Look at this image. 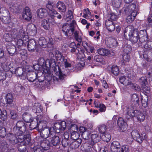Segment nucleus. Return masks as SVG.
<instances>
[{
    "label": "nucleus",
    "instance_id": "obj_63",
    "mask_svg": "<svg viewBox=\"0 0 152 152\" xmlns=\"http://www.w3.org/2000/svg\"><path fill=\"white\" fill-rule=\"evenodd\" d=\"M121 152H129V147L127 145L122 146L121 149Z\"/></svg>",
    "mask_w": 152,
    "mask_h": 152
},
{
    "label": "nucleus",
    "instance_id": "obj_17",
    "mask_svg": "<svg viewBox=\"0 0 152 152\" xmlns=\"http://www.w3.org/2000/svg\"><path fill=\"white\" fill-rule=\"evenodd\" d=\"M121 145L118 141H114L111 144L110 149L111 152H120Z\"/></svg>",
    "mask_w": 152,
    "mask_h": 152
},
{
    "label": "nucleus",
    "instance_id": "obj_21",
    "mask_svg": "<svg viewBox=\"0 0 152 152\" xmlns=\"http://www.w3.org/2000/svg\"><path fill=\"white\" fill-rule=\"evenodd\" d=\"M97 52L99 55L103 56H109L110 54L113 55L114 54V53L112 52L109 51L108 50L104 48H100L98 50Z\"/></svg>",
    "mask_w": 152,
    "mask_h": 152
},
{
    "label": "nucleus",
    "instance_id": "obj_1",
    "mask_svg": "<svg viewBox=\"0 0 152 152\" xmlns=\"http://www.w3.org/2000/svg\"><path fill=\"white\" fill-rule=\"evenodd\" d=\"M125 13L128 15L126 19V21L128 23L133 22L136 16L138 10L136 4L133 3L129 4L126 7L124 8Z\"/></svg>",
    "mask_w": 152,
    "mask_h": 152
},
{
    "label": "nucleus",
    "instance_id": "obj_7",
    "mask_svg": "<svg viewBox=\"0 0 152 152\" xmlns=\"http://www.w3.org/2000/svg\"><path fill=\"white\" fill-rule=\"evenodd\" d=\"M133 105L128 107L126 110L127 113L126 115V118L129 119L130 117L135 116L138 110L136 109V107Z\"/></svg>",
    "mask_w": 152,
    "mask_h": 152
},
{
    "label": "nucleus",
    "instance_id": "obj_33",
    "mask_svg": "<svg viewBox=\"0 0 152 152\" xmlns=\"http://www.w3.org/2000/svg\"><path fill=\"white\" fill-rule=\"evenodd\" d=\"M33 110L35 113H40L42 111L41 106L39 103H35L33 107Z\"/></svg>",
    "mask_w": 152,
    "mask_h": 152
},
{
    "label": "nucleus",
    "instance_id": "obj_43",
    "mask_svg": "<svg viewBox=\"0 0 152 152\" xmlns=\"http://www.w3.org/2000/svg\"><path fill=\"white\" fill-rule=\"evenodd\" d=\"M123 52L125 54H128L131 51L132 48L131 46L128 45H124L123 48Z\"/></svg>",
    "mask_w": 152,
    "mask_h": 152
},
{
    "label": "nucleus",
    "instance_id": "obj_40",
    "mask_svg": "<svg viewBox=\"0 0 152 152\" xmlns=\"http://www.w3.org/2000/svg\"><path fill=\"white\" fill-rule=\"evenodd\" d=\"M26 144L24 142L18 143L17 145V147L18 150L20 152H22V151H23L24 150H25V149H26V147L25 145Z\"/></svg>",
    "mask_w": 152,
    "mask_h": 152
},
{
    "label": "nucleus",
    "instance_id": "obj_6",
    "mask_svg": "<svg viewBox=\"0 0 152 152\" xmlns=\"http://www.w3.org/2000/svg\"><path fill=\"white\" fill-rule=\"evenodd\" d=\"M47 122L46 121H44V123L41 129H39L40 134L41 137L42 138H47L50 137V134L51 133L50 131V128H46L47 126Z\"/></svg>",
    "mask_w": 152,
    "mask_h": 152
},
{
    "label": "nucleus",
    "instance_id": "obj_61",
    "mask_svg": "<svg viewBox=\"0 0 152 152\" xmlns=\"http://www.w3.org/2000/svg\"><path fill=\"white\" fill-rule=\"evenodd\" d=\"M17 40V42L16 44L18 45V47H21L23 45L24 42H23L24 40H23L22 38H18Z\"/></svg>",
    "mask_w": 152,
    "mask_h": 152
},
{
    "label": "nucleus",
    "instance_id": "obj_30",
    "mask_svg": "<svg viewBox=\"0 0 152 152\" xmlns=\"http://www.w3.org/2000/svg\"><path fill=\"white\" fill-rule=\"evenodd\" d=\"M48 142H49L48 141L45 140L41 141L40 144V146L42 148L41 149H44L45 150H47L49 149V146Z\"/></svg>",
    "mask_w": 152,
    "mask_h": 152
},
{
    "label": "nucleus",
    "instance_id": "obj_4",
    "mask_svg": "<svg viewBox=\"0 0 152 152\" xmlns=\"http://www.w3.org/2000/svg\"><path fill=\"white\" fill-rule=\"evenodd\" d=\"M76 22L73 20L72 22L69 24L66 23L64 24L62 26V31L67 38L71 36L74 31V26L76 24Z\"/></svg>",
    "mask_w": 152,
    "mask_h": 152
},
{
    "label": "nucleus",
    "instance_id": "obj_47",
    "mask_svg": "<svg viewBox=\"0 0 152 152\" xmlns=\"http://www.w3.org/2000/svg\"><path fill=\"white\" fill-rule=\"evenodd\" d=\"M121 4V0H112L113 5L116 8H118Z\"/></svg>",
    "mask_w": 152,
    "mask_h": 152
},
{
    "label": "nucleus",
    "instance_id": "obj_3",
    "mask_svg": "<svg viewBox=\"0 0 152 152\" xmlns=\"http://www.w3.org/2000/svg\"><path fill=\"white\" fill-rule=\"evenodd\" d=\"M49 65L50 67L53 69L55 72H58V77H54L53 80L55 83L60 82V80L61 81L64 80V75L62 73L59 68L58 66L56 65L55 60L53 58H51L49 61Z\"/></svg>",
    "mask_w": 152,
    "mask_h": 152
},
{
    "label": "nucleus",
    "instance_id": "obj_12",
    "mask_svg": "<svg viewBox=\"0 0 152 152\" xmlns=\"http://www.w3.org/2000/svg\"><path fill=\"white\" fill-rule=\"evenodd\" d=\"M17 134L18 142H19L20 143L24 142L27 145L29 144L30 141V137L29 134L24 135V134Z\"/></svg>",
    "mask_w": 152,
    "mask_h": 152
},
{
    "label": "nucleus",
    "instance_id": "obj_44",
    "mask_svg": "<svg viewBox=\"0 0 152 152\" xmlns=\"http://www.w3.org/2000/svg\"><path fill=\"white\" fill-rule=\"evenodd\" d=\"M7 134L6 129L5 127L3 126L0 127V136L4 138Z\"/></svg>",
    "mask_w": 152,
    "mask_h": 152
},
{
    "label": "nucleus",
    "instance_id": "obj_25",
    "mask_svg": "<svg viewBox=\"0 0 152 152\" xmlns=\"http://www.w3.org/2000/svg\"><path fill=\"white\" fill-rule=\"evenodd\" d=\"M47 10L45 9H39L37 11V15L39 18H42L45 17L47 15Z\"/></svg>",
    "mask_w": 152,
    "mask_h": 152
},
{
    "label": "nucleus",
    "instance_id": "obj_26",
    "mask_svg": "<svg viewBox=\"0 0 152 152\" xmlns=\"http://www.w3.org/2000/svg\"><path fill=\"white\" fill-rule=\"evenodd\" d=\"M7 48V51L11 56L13 55L16 53L17 54V49L14 45H8Z\"/></svg>",
    "mask_w": 152,
    "mask_h": 152
},
{
    "label": "nucleus",
    "instance_id": "obj_56",
    "mask_svg": "<svg viewBox=\"0 0 152 152\" xmlns=\"http://www.w3.org/2000/svg\"><path fill=\"white\" fill-rule=\"evenodd\" d=\"M79 134L77 132H72L71 135V138L74 140H77L79 137Z\"/></svg>",
    "mask_w": 152,
    "mask_h": 152
},
{
    "label": "nucleus",
    "instance_id": "obj_41",
    "mask_svg": "<svg viewBox=\"0 0 152 152\" xmlns=\"http://www.w3.org/2000/svg\"><path fill=\"white\" fill-rule=\"evenodd\" d=\"M17 132H16L17 133H19V134H25L26 133V125L20 127V128L16 130Z\"/></svg>",
    "mask_w": 152,
    "mask_h": 152
},
{
    "label": "nucleus",
    "instance_id": "obj_18",
    "mask_svg": "<svg viewBox=\"0 0 152 152\" xmlns=\"http://www.w3.org/2000/svg\"><path fill=\"white\" fill-rule=\"evenodd\" d=\"M44 121H40L38 123L37 121H33L32 119V121L30 122V123L29 125L30 127L32 129H35L36 128H38L39 129H41L43 124L44 123Z\"/></svg>",
    "mask_w": 152,
    "mask_h": 152
},
{
    "label": "nucleus",
    "instance_id": "obj_60",
    "mask_svg": "<svg viewBox=\"0 0 152 152\" xmlns=\"http://www.w3.org/2000/svg\"><path fill=\"white\" fill-rule=\"evenodd\" d=\"M4 38L7 42H9L11 40V37L9 34L6 33L4 35Z\"/></svg>",
    "mask_w": 152,
    "mask_h": 152
},
{
    "label": "nucleus",
    "instance_id": "obj_10",
    "mask_svg": "<svg viewBox=\"0 0 152 152\" xmlns=\"http://www.w3.org/2000/svg\"><path fill=\"white\" fill-rule=\"evenodd\" d=\"M131 135L133 138L139 143H141L145 139V134L143 133L140 135L137 130H133L131 133Z\"/></svg>",
    "mask_w": 152,
    "mask_h": 152
},
{
    "label": "nucleus",
    "instance_id": "obj_53",
    "mask_svg": "<svg viewBox=\"0 0 152 152\" xmlns=\"http://www.w3.org/2000/svg\"><path fill=\"white\" fill-rule=\"evenodd\" d=\"M139 81L141 83V86L147 84V82L146 77H142L139 79Z\"/></svg>",
    "mask_w": 152,
    "mask_h": 152
},
{
    "label": "nucleus",
    "instance_id": "obj_62",
    "mask_svg": "<svg viewBox=\"0 0 152 152\" xmlns=\"http://www.w3.org/2000/svg\"><path fill=\"white\" fill-rule=\"evenodd\" d=\"M138 37L139 38L142 37L144 36H147L146 31L145 30H141L138 32Z\"/></svg>",
    "mask_w": 152,
    "mask_h": 152
},
{
    "label": "nucleus",
    "instance_id": "obj_19",
    "mask_svg": "<svg viewBox=\"0 0 152 152\" xmlns=\"http://www.w3.org/2000/svg\"><path fill=\"white\" fill-rule=\"evenodd\" d=\"M117 124L122 132L125 130L127 128V124L122 118L120 117L118 118Z\"/></svg>",
    "mask_w": 152,
    "mask_h": 152
},
{
    "label": "nucleus",
    "instance_id": "obj_34",
    "mask_svg": "<svg viewBox=\"0 0 152 152\" xmlns=\"http://www.w3.org/2000/svg\"><path fill=\"white\" fill-rule=\"evenodd\" d=\"M135 117L137 118L138 120L140 122L143 121L145 118V116L143 113L139 110Z\"/></svg>",
    "mask_w": 152,
    "mask_h": 152
},
{
    "label": "nucleus",
    "instance_id": "obj_42",
    "mask_svg": "<svg viewBox=\"0 0 152 152\" xmlns=\"http://www.w3.org/2000/svg\"><path fill=\"white\" fill-rule=\"evenodd\" d=\"M102 138L106 142H108L111 139V136L110 134H103L101 135Z\"/></svg>",
    "mask_w": 152,
    "mask_h": 152
},
{
    "label": "nucleus",
    "instance_id": "obj_11",
    "mask_svg": "<svg viewBox=\"0 0 152 152\" xmlns=\"http://www.w3.org/2000/svg\"><path fill=\"white\" fill-rule=\"evenodd\" d=\"M48 141L53 146H57L59 144L60 140L59 137L55 133H51L50 137L48 139Z\"/></svg>",
    "mask_w": 152,
    "mask_h": 152
},
{
    "label": "nucleus",
    "instance_id": "obj_36",
    "mask_svg": "<svg viewBox=\"0 0 152 152\" xmlns=\"http://www.w3.org/2000/svg\"><path fill=\"white\" fill-rule=\"evenodd\" d=\"M85 51L83 48H78L77 49V55L78 57L80 58H86L85 55L84 54Z\"/></svg>",
    "mask_w": 152,
    "mask_h": 152
},
{
    "label": "nucleus",
    "instance_id": "obj_14",
    "mask_svg": "<svg viewBox=\"0 0 152 152\" xmlns=\"http://www.w3.org/2000/svg\"><path fill=\"white\" fill-rule=\"evenodd\" d=\"M23 18L25 20H30L32 18L31 13L30 9L28 7H26L23 9L22 13Z\"/></svg>",
    "mask_w": 152,
    "mask_h": 152
},
{
    "label": "nucleus",
    "instance_id": "obj_27",
    "mask_svg": "<svg viewBox=\"0 0 152 152\" xmlns=\"http://www.w3.org/2000/svg\"><path fill=\"white\" fill-rule=\"evenodd\" d=\"M22 118L24 121L27 123L31 122L33 119L31 115L27 113H25L23 114Z\"/></svg>",
    "mask_w": 152,
    "mask_h": 152
},
{
    "label": "nucleus",
    "instance_id": "obj_51",
    "mask_svg": "<svg viewBox=\"0 0 152 152\" xmlns=\"http://www.w3.org/2000/svg\"><path fill=\"white\" fill-rule=\"evenodd\" d=\"M74 34L75 38L76 40L78 42H81L82 41V39L81 37L79 35L78 32L77 31H75Z\"/></svg>",
    "mask_w": 152,
    "mask_h": 152
},
{
    "label": "nucleus",
    "instance_id": "obj_45",
    "mask_svg": "<svg viewBox=\"0 0 152 152\" xmlns=\"http://www.w3.org/2000/svg\"><path fill=\"white\" fill-rule=\"evenodd\" d=\"M98 129L99 132L102 134L105 133L107 128L105 125H102L99 126L98 127Z\"/></svg>",
    "mask_w": 152,
    "mask_h": 152
},
{
    "label": "nucleus",
    "instance_id": "obj_39",
    "mask_svg": "<svg viewBox=\"0 0 152 152\" xmlns=\"http://www.w3.org/2000/svg\"><path fill=\"white\" fill-rule=\"evenodd\" d=\"M111 72L115 75H118L119 72V69L117 66L113 65L111 68Z\"/></svg>",
    "mask_w": 152,
    "mask_h": 152
},
{
    "label": "nucleus",
    "instance_id": "obj_54",
    "mask_svg": "<svg viewBox=\"0 0 152 152\" xmlns=\"http://www.w3.org/2000/svg\"><path fill=\"white\" fill-rule=\"evenodd\" d=\"M62 62L63 64H64L66 67H70L71 64L67 61L66 59L64 58L63 57H61Z\"/></svg>",
    "mask_w": 152,
    "mask_h": 152
},
{
    "label": "nucleus",
    "instance_id": "obj_55",
    "mask_svg": "<svg viewBox=\"0 0 152 152\" xmlns=\"http://www.w3.org/2000/svg\"><path fill=\"white\" fill-rule=\"evenodd\" d=\"M1 20L5 24L9 23L10 21V16L2 17Z\"/></svg>",
    "mask_w": 152,
    "mask_h": 152
},
{
    "label": "nucleus",
    "instance_id": "obj_8",
    "mask_svg": "<svg viewBox=\"0 0 152 152\" xmlns=\"http://www.w3.org/2000/svg\"><path fill=\"white\" fill-rule=\"evenodd\" d=\"M14 72L18 77L22 80L26 79V69L24 67H18L15 69Z\"/></svg>",
    "mask_w": 152,
    "mask_h": 152
},
{
    "label": "nucleus",
    "instance_id": "obj_52",
    "mask_svg": "<svg viewBox=\"0 0 152 152\" xmlns=\"http://www.w3.org/2000/svg\"><path fill=\"white\" fill-rule=\"evenodd\" d=\"M107 17L108 18L110 19L111 20H115L117 18L118 16L115 14L111 13L108 15Z\"/></svg>",
    "mask_w": 152,
    "mask_h": 152
},
{
    "label": "nucleus",
    "instance_id": "obj_16",
    "mask_svg": "<svg viewBox=\"0 0 152 152\" xmlns=\"http://www.w3.org/2000/svg\"><path fill=\"white\" fill-rule=\"evenodd\" d=\"M7 139L12 145H14L18 142L17 137L14 134L12 133H9L7 134Z\"/></svg>",
    "mask_w": 152,
    "mask_h": 152
},
{
    "label": "nucleus",
    "instance_id": "obj_9",
    "mask_svg": "<svg viewBox=\"0 0 152 152\" xmlns=\"http://www.w3.org/2000/svg\"><path fill=\"white\" fill-rule=\"evenodd\" d=\"M11 37L15 39H18V38H22L23 40L25 41H27L28 38L26 33L22 28L19 30L18 34L14 33L12 34Z\"/></svg>",
    "mask_w": 152,
    "mask_h": 152
},
{
    "label": "nucleus",
    "instance_id": "obj_58",
    "mask_svg": "<svg viewBox=\"0 0 152 152\" xmlns=\"http://www.w3.org/2000/svg\"><path fill=\"white\" fill-rule=\"evenodd\" d=\"M11 8L15 12H18L20 10L19 7L17 4L12 5Z\"/></svg>",
    "mask_w": 152,
    "mask_h": 152
},
{
    "label": "nucleus",
    "instance_id": "obj_29",
    "mask_svg": "<svg viewBox=\"0 0 152 152\" xmlns=\"http://www.w3.org/2000/svg\"><path fill=\"white\" fill-rule=\"evenodd\" d=\"M38 43L41 47L45 48L46 47L48 43L46 39H45L44 37H42L39 38Z\"/></svg>",
    "mask_w": 152,
    "mask_h": 152
},
{
    "label": "nucleus",
    "instance_id": "obj_15",
    "mask_svg": "<svg viewBox=\"0 0 152 152\" xmlns=\"http://www.w3.org/2000/svg\"><path fill=\"white\" fill-rule=\"evenodd\" d=\"M27 31L28 34L31 36H33L37 34V28L34 25L30 24L27 26Z\"/></svg>",
    "mask_w": 152,
    "mask_h": 152
},
{
    "label": "nucleus",
    "instance_id": "obj_50",
    "mask_svg": "<svg viewBox=\"0 0 152 152\" xmlns=\"http://www.w3.org/2000/svg\"><path fill=\"white\" fill-rule=\"evenodd\" d=\"M54 5V4L53 2L48 1L46 4V7L50 11H53Z\"/></svg>",
    "mask_w": 152,
    "mask_h": 152
},
{
    "label": "nucleus",
    "instance_id": "obj_31",
    "mask_svg": "<svg viewBox=\"0 0 152 152\" xmlns=\"http://www.w3.org/2000/svg\"><path fill=\"white\" fill-rule=\"evenodd\" d=\"M6 100L7 104H12L13 100L14 98L13 95L11 93L7 94L6 96Z\"/></svg>",
    "mask_w": 152,
    "mask_h": 152
},
{
    "label": "nucleus",
    "instance_id": "obj_46",
    "mask_svg": "<svg viewBox=\"0 0 152 152\" xmlns=\"http://www.w3.org/2000/svg\"><path fill=\"white\" fill-rule=\"evenodd\" d=\"M131 84L129 86L132 89L137 91H140L141 90L140 88L139 85L136 84H134L132 82Z\"/></svg>",
    "mask_w": 152,
    "mask_h": 152
},
{
    "label": "nucleus",
    "instance_id": "obj_13",
    "mask_svg": "<svg viewBox=\"0 0 152 152\" xmlns=\"http://www.w3.org/2000/svg\"><path fill=\"white\" fill-rule=\"evenodd\" d=\"M132 77L130 74H128L126 77L125 76H122L119 78V81L120 83L124 85L127 86H129L131 84L132 82L129 80V79H131Z\"/></svg>",
    "mask_w": 152,
    "mask_h": 152
},
{
    "label": "nucleus",
    "instance_id": "obj_5",
    "mask_svg": "<svg viewBox=\"0 0 152 152\" xmlns=\"http://www.w3.org/2000/svg\"><path fill=\"white\" fill-rule=\"evenodd\" d=\"M66 123L63 121L61 123H56L53 126L51 127L50 131L52 133H59L60 132L65 130L66 127Z\"/></svg>",
    "mask_w": 152,
    "mask_h": 152
},
{
    "label": "nucleus",
    "instance_id": "obj_28",
    "mask_svg": "<svg viewBox=\"0 0 152 152\" xmlns=\"http://www.w3.org/2000/svg\"><path fill=\"white\" fill-rule=\"evenodd\" d=\"M91 146L93 147V145H95L99 141V138L97 134H93L91 136Z\"/></svg>",
    "mask_w": 152,
    "mask_h": 152
},
{
    "label": "nucleus",
    "instance_id": "obj_37",
    "mask_svg": "<svg viewBox=\"0 0 152 152\" xmlns=\"http://www.w3.org/2000/svg\"><path fill=\"white\" fill-rule=\"evenodd\" d=\"M9 116L10 118L13 120H16L18 118V114L16 112L13 110H10Z\"/></svg>",
    "mask_w": 152,
    "mask_h": 152
},
{
    "label": "nucleus",
    "instance_id": "obj_24",
    "mask_svg": "<svg viewBox=\"0 0 152 152\" xmlns=\"http://www.w3.org/2000/svg\"><path fill=\"white\" fill-rule=\"evenodd\" d=\"M37 75L35 72H28L27 75V77L28 81L34 82L37 78Z\"/></svg>",
    "mask_w": 152,
    "mask_h": 152
},
{
    "label": "nucleus",
    "instance_id": "obj_32",
    "mask_svg": "<svg viewBox=\"0 0 152 152\" xmlns=\"http://www.w3.org/2000/svg\"><path fill=\"white\" fill-rule=\"evenodd\" d=\"M142 92L146 96L149 95L150 93V88L146 85L141 86Z\"/></svg>",
    "mask_w": 152,
    "mask_h": 152
},
{
    "label": "nucleus",
    "instance_id": "obj_59",
    "mask_svg": "<svg viewBox=\"0 0 152 152\" xmlns=\"http://www.w3.org/2000/svg\"><path fill=\"white\" fill-rule=\"evenodd\" d=\"M70 143L69 140H66L63 139L61 141V143L64 147H66L68 146Z\"/></svg>",
    "mask_w": 152,
    "mask_h": 152
},
{
    "label": "nucleus",
    "instance_id": "obj_20",
    "mask_svg": "<svg viewBox=\"0 0 152 152\" xmlns=\"http://www.w3.org/2000/svg\"><path fill=\"white\" fill-rule=\"evenodd\" d=\"M57 8L61 12H65L66 10V6L65 4L62 1H59L56 4Z\"/></svg>",
    "mask_w": 152,
    "mask_h": 152
},
{
    "label": "nucleus",
    "instance_id": "obj_38",
    "mask_svg": "<svg viewBox=\"0 0 152 152\" xmlns=\"http://www.w3.org/2000/svg\"><path fill=\"white\" fill-rule=\"evenodd\" d=\"M26 125L25 123L22 121H18L16 123V126L13 128V131L16 132V130Z\"/></svg>",
    "mask_w": 152,
    "mask_h": 152
},
{
    "label": "nucleus",
    "instance_id": "obj_49",
    "mask_svg": "<svg viewBox=\"0 0 152 152\" xmlns=\"http://www.w3.org/2000/svg\"><path fill=\"white\" fill-rule=\"evenodd\" d=\"M83 138L85 140H88L89 139L90 136V132L87 131L82 134Z\"/></svg>",
    "mask_w": 152,
    "mask_h": 152
},
{
    "label": "nucleus",
    "instance_id": "obj_64",
    "mask_svg": "<svg viewBox=\"0 0 152 152\" xmlns=\"http://www.w3.org/2000/svg\"><path fill=\"white\" fill-rule=\"evenodd\" d=\"M94 59L96 62L102 63L103 60L101 56L99 55H96L94 57Z\"/></svg>",
    "mask_w": 152,
    "mask_h": 152
},
{
    "label": "nucleus",
    "instance_id": "obj_23",
    "mask_svg": "<svg viewBox=\"0 0 152 152\" xmlns=\"http://www.w3.org/2000/svg\"><path fill=\"white\" fill-rule=\"evenodd\" d=\"M36 48V43L35 40L33 39H30L28 43V48L30 51H34Z\"/></svg>",
    "mask_w": 152,
    "mask_h": 152
},
{
    "label": "nucleus",
    "instance_id": "obj_57",
    "mask_svg": "<svg viewBox=\"0 0 152 152\" xmlns=\"http://www.w3.org/2000/svg\"><path fill=\"white\" fill-rule=\"evenodd\" d=\"M141 102L142 105L144 107H146L148 106V96H146V97L144 99L142 98L141 99Z\"/></svg>",
    "mask_w": 152,
    "mask_h": 152
},
{
    "label": "nucleus",
    "instance_id": "obj_35",
    "mask_svg": "<svg viewBox=\"0 0 152 152\" xmlns=\"http://www.w3.org/2000/svg\"><path fill=\"white\" fill-rule=\"evenodd\" d=\"M41 25L45 30H48L50 28L49 21L46 19H44L42 21Z\"/></svg>",
    "mask_w": 152,
    "mask_h": 152
},
{
    "label": "nucleus",
    "instance_id": "obj_2",
    "mask_svg": "<svg viewBox=\"0 0 152 152\" xmlns=\"http://www.w3.org/2000/svg\"><path fill=\"white\" fill-rule=\"evenodd\" d=\"M138 30L132 26H127L125 28L124 31L125 36L128 35L130 40L133 44L137 42H139V39L138 37Z\"/></svg>",
    "mask_w": 152,
    "mask_h": 152
},
{
    "label": "nucleus",
    "instance_id": "obj_48",
    "mask_svg": "<svg viewBox=\"0 0 152 152\" xmlns=\"http://www.w3.org/2000/svg\"><path fill=\"white\" fill-rule=\"evenodd\" d=\"M7 113L5 110H3L2 111L0 109V118H2V119L4 121L6 119Z\"/></svg>",
    "mask_w": 152,
    "mask_h": 152
},
{
    "label": "nucleus",
    "instance_id": "obj_22",
    "mask_svg": "<svg viewBox=\"0 0 152 152\" xmlns=\"http://www.w3.org/2000/svg\"><path fill=\"white\" fill-rule=\"evenodd\" d=\"M131 105H133L135 106H138L139 103V98L138 95L136 94H133L131 97Z\"/></svg>",
    "mask_w": 152,
    "mask_h": 152
}]
</instances>
